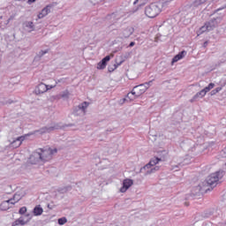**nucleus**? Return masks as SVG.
<instances>
[{
    "label": "nucleus",
    "instance_id": "obj_33",
    "mask_svg": "<svg viewBox=\"0 0 226 226\" xmlns=\"http://www.w3.org/2000/svg\"><path fill=\"white\" fill-rule=\"evenodd\" d=\"M126 103V98H122L118 101V105H124Z\"/></svg>",
    "mask_w": 226,
    "mask_h": 226
},
{
    "label": "nucleus",
    "instance_id": "obj_2",
    "mask_svg": "<svg viewBox=\"0 0 226 226\" xmlns=\"http://www.w3.org/2000/svg\"><path fill=\"white\" fill-rule=\"evenodd\" d=\"M222 17H217L207 21L204 26L200 28V34L209 33V31H213L215 27H218V25L222 22Z\"/></svg>",
    "mask_w": 226,
    "mask_h": 226
},
{
    "label": "nucleus",
    "instance_id": "obj_7",
    "mask_svg": "<svg viewBox=\"0 0 226 226\" xmlns=\"http://www.w3.org/2000/svg\"><path fill=\"white\" fill-rule=\"evenodd\" d=\"M131 186H133V180L130 178H125L123 181V186L120 188L121 193H126Z\"/></svg>",
    "mask_w": 226,
    "mask_h": 226
},
{
    "label": "nucleus",
    "instance_id": "obj_35",
    "mask_svg": "<svg viewBox=\"0 0 226 226\" xmlns=\"http://www.w3.org/2000/svg\"><path fill=\"white\" fill-rule=\"evenodd\" d=\"M20 225V223L19 222V219H17L16 221H14L11 224V226H19Z\"/></svg>",
    "mask_w": 226,
    "mask_h": 226
},
{
    "label": "nucleus",
    "instance_id": "obj_43",
    "mask_svg": "<svg viewBox=\"0 0 226 226\" xmlns=\"http://www.w3.org/2000/svg\"><path fill=\"white\" fill-rule=\"evenodd\" d=\"M225 86H226V80L223 82L222 87H225Z\"/></svg>",
    "mask_w": 226,
    "mask_h": 226
},
{
    "label": "nucleus",
    "instance_id": "obj_1",
    "mask_svg": "<svg viewBox=\"0 0 226 226\" xmlns=\"http://www.w3.org/2000/svg\"><path fill=\"white\" fill-rule=\"evenodd\" d=\"M223 176H225V171L223 170H220L210 174L207 178V185L212 189L215 188L216 185H218V183L223 179Z\"/></svg>",
    "mask_w": 226,
    "mask_h": 226
},
{
    "label": "nucleus",
    "instance_id": "obj_4",
    "mask_svg": "<svg viewBox=\"0 0 226 226\" xmlns=\"http://www.w3.org/2000/svg\"><path fill=\"white\" fill-rule=\"evenodd\" d=\"M41 152L38 153L40 160L41 162H49L52 160V155L57 153V148H48V149H40Z\"/></svg>",
    "mask_w": 226,
    "mask_h": 226
},
{
    "label": "nucleus",
    "instance_id": "obj_13",
    "mask_svg": "<svg viewBox=\"0 0 226 226\" xmlns=\"http://www.w3.org/2000/svg\"><path fill=\"white\" fill-rule=\"evenodd\" d=\"M49 13H50V6L47 5L41 11V12H39L38 19H43L44 17H47Z\"/></svg>",
    "mask_w": 226,
    "mask_h": 226
},
{
    "label": "nucleus",
    "instance_id": "obj_11",
    "mask_svg": "<svg viewBox=\"0 0 226 226\" xmlns=\"http://www.w3.org/2000/svg\"><path fill=\"white\" fill-rule=\"evenodd\" d=\"M110 61V56H106L97 64V70H105L107 68V63Z\"/></svg>",
    "mask_w": 226,
    "mask_h": 226
},
{
    "label": "nucleus",
    "instance_id": "obj_9",
    "mask_svg": "<svg viewBox=\"0 0 226 226\" xmlns=\"http://www.w3.org/2000/svg\"><path fill=\"white\" fill-rule=\"evenodd\" d=\"M24 140H26V136H19L11 143V147L17 149V147H20V146H22V142H24Z\"/></svg>",
    "mask_w": 226,
    "mask_h": 226
},
{
    "label": "nucleus",
    "instance_id": "obj_22",
    "mask_svg": "<svg viewBox=\"0 0 226 226\" xmlns=\"http://www.w3.org/2000/svg\"><path fill=\"white\" fill-rule=\"evenodd\" d=\"M151 164H149V162L147 164H146L145 166H143L140 170H139V172L141 174H145L146 176V172H147V170H151L149 169H151Z\"/></svg>",
    "mask_w": 226,
    "mask_h": 226
},
{
    "label": "nucleus",
    "instance_id": "obj_31",
    "mask_svg": "<svg viewBox=\"0 0 226 226\" xmlns=\"http://www.w3.org/2000/svg\"><path fill=\"white\" fill-rule=\"evenodd\" d=\"M117 64H113V67H109L108 68V72H109V73H112V72H114V70H117Z\"/></svg>",
    "mask_w": 226,
    "mask_h": 226
},
{
    "label": "nucleus",
    "instance_id": "obj_27",
    "mask_svg": "<svg viewBox=\"0 0 226 226\" xmlns=\"http://www.w3.org/2000/svg\"><path fill=\"white\" fill-rule=\"evenodd\" d=\"M17 197V195H14L12 198H11L10 200H7V202L10 204H11V206H15V204H17V202H19V199L15 200Z\"/></svg>",
    "mask_w": 226,
    "mask_h": 226
},
{
    "label": "nucleus",
    "instance_id": "obj_20",
    "mask_svg": "<svg viewBox=\"0 0 226 226\" xmlns=\"http://www.w3.org/2000/svg\"><path fill=\"white\" fill-rule=\"evenodd\" d=\"M49 49L41 50L39 53L35 56L34 59L38 60L44 56L45 54H49Z\"/></svg>",
    "mask_w": 226,
    "mask_h": 226
},
{
    "label": "nucleus",
    "instance_id": "obj_6",
    "mask_svg": "<svg viewBox=\"0 0 226 226\" xmlns=\"http://www.w3.org/2000/svg\"><path fill=\"white\" fill-rule=\"evenodd\" d=\"M61 125L59 124L52 123L50 125L41 127L39 130L34 131V133H39L40 135H45V133H51L54 130H59Z\"/></svg>",
    "mask_w": 226,
    "mask_h": 226
},
{
    "label": "nucleus",
    "instance_id": "obj_18",
    "mask_svg": "<svg viewBox=\"0 0 226 226\" xmlns=\"http://www.w3.org/2000/svg\"><path fill=\"white\" fill-rule=\"evenodd\" d=\"M160 162H162V158L154 157V158L150 159L148 165H150L151 167H154V166L158 165V163H160Z\"/></svg>",
    "mask_w": 226,
    "mask_h": 226
},
{
    "label": "nucleus",
    "instance_id": "obj_45",
    "mask_svg": "<svg viewBox=\"0 0 226 226\" xmlns=\"http://www.w3.org/2000/svg\"><path fill=\"white\" fill-rule=\"evenodd\" d=\"M185 206H190V204L188 202H185Z\"/></svg>",
    "mask_w": 226,
    "mask_h": 226
},
{
    "label": "nucleus",
    "instance_id": "obj_25",
    "mask_svg": "<svg viewBox=\"0 0 226 226\" xmlns=\"http://www.w3.org/2000/svg\"><path fill=\"white\" fill-rule=\"evenodd\" d=\"M29 220H31V217L28 219V220H24V217L23 216H20L19 219H18V222H19V225H27V223H29Z\"/></svg>",
    "mask_w": 226,
    "mask_h": 226
},
{
    "label": "nucleus",
    "instance_id": "obj_17",
    "mask_svg": "<svg viewBox=\"0 0 226 226\" xmlns=\"http://www.w3.org/2000/svg\"><path fill=\"white\" fill-rule=\"evenodd\" d=\"M23 26L28 29L29 33L34 30V23H33V21H26Z\"/></svg>",
    "mask_w": 226,
    "mask_h": 226
},
{
    "label": "nucleus",
    "instance_id": "obj_40",
    "mask_svg": "<svg viewBox=\"0 0 226 226\" xmlns=\"http://www.w3.org/2000/svg\"><path fill=\"white\" fill-rule=\"evenodd\" d=\"M208 43H209V42H207V41L203 43L204 49H206V47H207Z\"/></svg>",
    "mask_w": 226,
    "mask_h": 226
},
{
    "label": "nucleus",
    "instance_id": "obj_34",
    "mask_svg": "<svg viewBox=\"0 0 226 226\" xmlns=\"http://www.w3.org/2000/svg\"><path fill=\"white\" fill-rule=\"evenodd\" d=\"M108 20H110L111 19H116V13H112L110 15L107 16Z\"/></svg>",
    "mask_w": 226,
    "mask_h": 226
},
{
    "label": "nucleus",
    "instance_id": "obj_3",
    "mask_svg": "<svg viewBox=\"0 0 226 226\" xmlns=\"http://www.w3.org/2000/svg\"><path fill=\"white\" fill-rule=\"evenodd\" d=\"M162 12V4H151L145 9V14L149 19H154V17H158Z\"/></svg>",
    "mask_w": 226,
    "mask_h": 226
},
{
    "label": "nucleus",
    "instance_id": "obj_37",
    "mask_svg": "<svg viewBox=\"0 0 226 226\" xmlns=\"http://www.w3.org/2000/svg\"><path fill=\"white\" fill-rule=\"evenodd\" d=\"M54 87H56V85L55 86L48 85L49 91V89H54Z\"/></svg>",
    "mask_w": 226,
    "mask_h": 226
},
{
    "label": "nucleus",
    "instance_id": "obj_30",
    "mask_svg": "<svg viewBox=\"0 0 226 226\" xmlns=\"http://www.w3.org/2000/svg\"><path fill=\"white\" fill-rule=\"evenodd\" d=\"M26 212H27V207H22L19 210V215H26Z\"/></svg>",
    "mask_w": 226,
    "mask_h": 226
},
{
    "label": "nucleus",
    "instance_id": "obj_19",
    "mask_svg": "<svg viewBox=\"0 0 226 226\" xmlns=\"http://www.w3.org/2000/svg\"><path fill=\"white\" fill-rule=\"evenodd\" d=\"M10 203L8 202V200H4L1 203L0 205V209L2 211H8V209H10Z\"/></svg>",
    "mask_w": 226,
    "mask_h": 226
},
{
    "label": "nucleus",
    "instance_id": "obj_26",
    "mask_svg": "<svg viewBox=\"0 0 226 226\" xmlns=\"http://www.w3.org/2000/svg\"><path fill=\"white\" fill-rule=\"evenodd\" d=\"M214 87H215V83H210L207 87H206L202 90L205 92L206 94H207V93H209V91Z\"/></svg>",
    "mask_w": 226,
    "mask_h": 226
},
{
    "label": "nucleus",
    "instance_id": "obj_36",
    "mask_svg": "<svg viewBox=\"0 0 226 226\" xmlns=\"http://www.w3.org/2000/svg\"><path fill=\"white\" fill-rule=\"evenodd\" d=\"M207 0H198V4H204Z\"/></svg>",
    "mask_w": 226,
    "mask_h": 226
},
{
    "label": "nucleus",
    "instance_id": "obj_16",
    "mask_svg": "<svg viewBox=\"0 0 226 226\" xmlns=\"http://www.w3.org/2000/svg\"><path fill=\"white\" fill-rule=\"evenodd\" d=\"M33 214L34 216H41V215H43V208L41 207V206H35L33 209Z\"/></svg>",
    "mask_w": 226,
    "mask_h": 226
},
{
    "label": "nucleus",
    "instance_id": "obj_48",
    "mask_svg": "<svg viewBox=\"0 0 226 226\" xmlns=\"http://www.w3.org/2000/svg\"><path fill=\"white\" fill-rule=\"evenodd\" d=\"M120 64H121V63H120V64H117V66H119Z\"/></svg>",
    "mask_w": 226,
    "mask_h": 226
},
{
    "label": "nucleus",
    "instance_id": "obj_50",
    "mask_svg": "<svg viewBox=\"0 0 226 226\" xmlns=\"http://www.w3.org/2000/svg\"><path fill=\"white\" fill-rule=\"evenodd\" d=\"M112 22H116V20L113 19Z\"/></svg>",
    "mask_w": 226,
    "mask_h": 226
},
{
    "label": "nucleus",
    "instance_id": "obj_10",
    "mask_svg": "<svg viewBox=\"0 0 226 226\" xmlns=\"http://www.w3.org/2000/svg\"><path fill=\"white\" fill-rule=\"evenodd\" d=\"M89 107V102H83L80 103L79 106L75 107L73 109V114H77L79 110H81L84 114H86L87 109Z\"/></svg>",
    "mask_w": 226,
    "mask_h": 226
},
{
    "label": "nucleus",
    "instance_id": "obj_29",
    "mask_svg": "<svg viewBox=\"0 0 226 226\" xmlns=\"http://www.w3.org/2000/svg\"><path fill=\"white\" fill-rule=\"evenodd\" d=\"M68 222V219L66 217H62L58 219V225H64Z\"/></svg>",
    "mask_w": 226,
    "mask_h": 226
},
{
    "label": "nucleus",
    "instance_id": "obj_15",
    "mask_svg": "<svg viewBox=\"0 0 226 226\" xmlns=\"http://www.w3.org/2000/svg\"><path fill=\"white\" fill-rule=\"evenodd\" d=\"M204 96H206V94L204 92V90H201L200 92H198L191 100V103H193V102H197V100H200V98H204Z\"/></svg>",
    "mask_w": 226,
    "mask_h": 226
},
{
    "label": "nucleus",
    "instance_id": "obj_42",
    "mask_svg": "<svg viewBox=\"0 0 226 226\" xmlns=\"http://www.w3.org/2000/svg\"><path fill=\"white\" fill-rule=\"evenodd\" d=\"M139 6H140V4H139L136 9H134V10L132 11V12L135 13V11H138Z\"/></svg>",
    "mask_w": 226,
    "mask_h": 226
},
{
    "label": "nucleus",
    "instance_id": "obj_46",
    "mask_svg": "<svg viewBox=\"0 0 226 226\" xmlns=\"http://www.w3.org/2000/svg\"><path fill=\"white\" fill-rule=\"evenodd\" d=\"M48 207H49V209H52V207H50V205H48Z\"/></svg>",
    "mask_w": 226,
    "mask_h": 226
},
{
    "label": "nucleus",
    "instance_id": "obj_8",
    "mask_svg": "<svg viewBox=\"0 0 226 226\" xmlns=\"http://www.w3.org/2000/svg\"><path fill=\"white\" fill-rule=\"evenodd\" d=\"M49 91V85L44 83H40L34 89L35 94H43V93H47Z\"/></svg>",
    "mask_w": 226,
    "mask_h": 226
},
{
    "label": "nucleus",
    "instance_id": "obj_39",
    "mask_svg": "<svg viewBox=\"0 0 226 226\" xmlns=\"http://www.w3.org/2000/svg\"><path fill=\"white\" fill-rule=\"evenodd\" d=\"M92 4H96V3H98L99 0H89Z\"/></svg>",
    "mask_w": 226,
    "mask_h": 226
},
{
    "label": "nucleus",
    "instance_id": "obj_5",
    "mask_svg": "<svg viewBox=\"0 0 226 226\" xmlns=\"http://www.w3.org/2000/svg\"><path fill=\"white\" fill-rule=\"evenodd\" d=\"M147 91V89L144 86V84L135 86L132 88V92L127 94V98H130V100H133V98L130 97V94H132V96H134V98H139V96H142V94H144V93H146Z\"/></svg>",
    "mask_w": 226,
    "mask_h": 226
},
{
    "label": "nucleus",
    "instance_id": "obj_24",
    "mask_svg": "<svg viewBox=\"0 0 226 226\" xmlns=\"http://www.w3.org/2000/svg\"><path fill=\"white\" fill-rule=\"evenodd\" d=\"M158 170H160V166H154V168L146 171V176H147L149 174H154V172H158Z\"/></svg>",
    "mask_w": 226,
    "mask_h": 226
},
{
    "label": "nucleus",
    "instance_id": "obj_49",
    "mask_svg": "<svg viewBox=\"0 0 226 226\" xmlns=\"http://www.w3.org/2000/svg\"><path fill=\"white\" fill-rule=\"evenodd\" d=\"M57 82H61V80L56 81V84H57Z\"/></svg>",
    "mask_w": 226,
    "mask_h": 226
},
{
    "label": "nucleus",
    "instance_id": "obj_23",
    "mask_svg": "<svg viewBox=\"0 0 226 226\" xmlns=\"http://www.w3.org/2000/svg\"><path fill=\"white\" fill-rule=\"evenodd\" d=\"M72 191V186L71 185H67L64 187H60L58 189L59 193H67V192Z\"/></svg>",
    "mask_w": 226,
    "mask_h": 226
},
{
    "label": "nucleus",
    "instance_id": "obj_38",
    "mask_svg": "<svg viewBox=\"0 0 226 226\" xmlns=\"http://www.w3.org/2000/svg\"><path fill=\"white\" fill-rule=\"evenodd\" d=\"M135 46V41H131L130 44H129V47L132 48V47H134Z\"/></svg>",
    "mask_w": 226,
    "mask_h": 226
},
{
    "label": "nucleus",
    "instance_id": "obj_41",
    "mask_svg": "<svg viewBox=\"0 0 226 226\" xmlns=\"http://www.w3.org/2000/svg\"><path fill=\"white\" fill-rule=\"evenodd\" d=\"M36 0H28V4H31L33 3H35Z\"/></svg>",
    "mask_w": 226,
    "mask_h": 226
},
{
    "label": "nucleus",
    "instance_id": "obj_47",
    "mask_svg": "<svg viewBox=\"0 0 226 226\" xmlns=\"http://www.w3.org/2000/svg\"><path fill=\"white\" fill-rule=\"evenodd\" d=\"M26 216H31V215H29V214H26Z\"/></svg>",
    "mask_w": 226,
    "mask_h": 226
},
{
    "label": "nucleus",
    "instance_id": "obj_28",
    "mask_svg": "<svg viewBox=\"0 0 226 226\" xmlns=\"http://www.w3.org/2000/svg\"><path fill=\"white\" fill-rule=\"evenodd\" d=\"M222 89H223L222 87H218L215 89L212 90L210 92L211 96H215V94H217V93H220V91H222Z\"/></svg>",
    "mask_w": 226,
    "mask_h": 226
},
{
    "label": "nucleus",
    "instance_id": "obj_21",
    "mask_svg": "<svg viewBox=\"0 0 226 226\" xmlns=\"http://www.w3.org/2000/svg\"><path fill=\"white\" fill-rule=\"evenodd\" d=\"M60 98H65V100H68V98H70V91L64 90V92H62V93L58 95V100H59Z\"/></svg>",
    "mask_w": 226,
    "mask_h": 226
},
{
    "label": "nucleus",
    "instance_id": "obj_12",
    "mask_svg": "<svg viewBox=\"0 0 226 226\" xmlns=\"http://www.w3.org/2000/svg\"><path fill=\"white\" fill-rule=\"evenodd\" d=\"M134 31L135 29L132 26L126 27L122 31V38H130L133 34Z\"/></svg>",
    "mask_w": 226,
    "mask_h": 226
},
{
    "label": "nucleus",
    "instance_id": "obj_32",
    "mask_svg": "<svg viewBox=\"0 0 226 226\" xmlns=\"http://www.w3.org/2000/svg\"><path fill=\"white\" fill-rule=\"evenodd\" d=\"M152 84H153V80H150L148 82L143 83V86H145L147 87V89H149V87H151Z\"/></svg>",
    "mask_w": 226,
    "mask_h": 226
},
{
    "label": "nucleus",
    "instance_id": "obj_14",
    "mask_svg": "<svg viewBox=\"0 0 226 226\" xmlns=\"http://www.w3.org/2000/svg\"><path fill=\"white\" fill-rule=\"evenodd\" d=\"M185 55H186V51L185 50L179 52L177 55H176L172 58L171 64H174V63H177V61H181V59H183V57H185Z\"/></svg>",
    "mask_w": 226,
    "mask_h": 226
},
{
    "label": "nucleus",
    "instance_id": "obj_44",
    "mask_svg": "<svg viewBox=\"0 0 226 226\" xmlns=\"http://www.w3.org/2000/svg\"><path fill=\"white\" fill-rule=\"evenodd\" d=\"M137 3H139V0H135V1L133 2V4H137Z\"/></svg>",
    "mask_w": 226,
    "mask_h": 226
}]
</instances>
